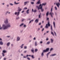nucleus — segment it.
Wrapping results in <instances>:
<instances>
[{"label": "nucleus", "mask_w": 60, "mask_h": 60, "mask_svg": "<svg viewBox=\"0 0 60 60\" xmlns=\"http://www.w3.org/2000/svg\"><path fill=\"white\" fill-rule=\"evenodd\" d=\"M47 44H50V42L49 41H48V42H47V43H46Z\"/></svg>", "instance_id": "nucleus-33"}, {"label": "nucleus", "mask_w": 60, "mask_h": 60, "mask_svg": "<svg viewBox=\"0 0 60 60\" xmlns=\"http://www.w3.org/2000/svg\"><path fill=\"white\" fill-rule=\"evenodd\" d=\"M10 43L9 42L7 44V46H9V45H10Z\"/></svg>", "instance_id": "nucleus-20"}, {"label": "nucleus", "mask_w": 60, "mask_h": 60, "mask_svg": "<svg viewBox=\"0 0 60 60\" xmlns=\"http://www.w3.org/2000/svg\"><path fill=\"white\" fill-rule=\"evenodd\" d=\"M51 30L52 31H53V28L52 27V26H51Z\"/></svg>", "instance_id": "nucleus-23"}, {"label": "nucleus", "mask_w": 60, "mask_h": 60, "mask_svg": "<svg viewBox=\"0 0 60 60\" xmlns=\"http://www.w3.org/2000/svg\"><path fill=\"white\" fill-rule=\"evenodd\" d=\"M37 42L36 41H35V46H37Z\"/></svg>", "instance_id": "nucleus-29"}, {"label": "nucleus", "mask_w": 60, "mask_h": 60, "mask_svg": "<svg viewBox=\"0 0 60 60\" xmlns=\"http://www.w3.org/2000/svg\"><path fill=\"white\" fill-rule=\"evenodd\" d=\"M34 50L32 49V50H31V52H33V53H34Z\"/></svg>", "instance_id": "nucleus-47"}, {"label": "nucleus", "mask_w": 60, "mask_h": 60, "mask_svg": "<svg viewBox=\"0 0 60 60\" xmlns=\"http://www.w3.org/2000/svg\"><path fill=\"white\" fill-rule=\"evenodd\" d=\"M44 28H43L41 30V32H43V31H44Z\"/></svg>", "instance_id": "nucleus-43"}, {"label": "nucleus", "mask_w": 60, "mask_h": 60, "mask_svg": "<svg viewBox=\"0 0 60 60\" xmlns=\"http://www.w3.org/2000/svg\"><path fill=\"white\" fill-rule=\"evenodd\" d=\"M46 3H45V4L43 3L42 4V5H44V6H45V5H46Z\"/></svg>", "instance_id": "nucleus-38"}, {"label": "nucleus", "mask_w": 60, "mask_h": 60, "mask_svg": "<svg viewBox=\"0 0 60 60\" xmlns=\"http://www.w3.org/2000/svg\"><path fill=\"white\" fill-rule=\"evenodd\" d=\"M26 48H27L26 46H25L24 47V49H26Z\"/></svg>", "instance_id": "nucleus-55"}, {"label": "nucleus", "mask_w": 60, "mask_h": 60, "mask_svg": "<svg viewBox=\"0 0 60 60\" xmlns=\"http://www.w3.org/2000/svg\"><path fill=\"white\" fill-rule=\"evenodd\" d=\"M29 10L28 9V10H27V11H26V13H27V14H28L29 13Z\"/></svg>", "instance_id": "nucleus-19"}, {"label": "nucleus", "mask_w": 60, "mask_h": 60, "mask_svg": "<svg viewBox=\"0 0 60 60\" xmlns=\"http://www.w3.org/2000/svg\"><path fill=\"white\" fill-rule=\"evenodd\" d=\"M31 56L30 55H27V56H26V57H28V56Z\"/></svg>", "instance_id": "nucleus-42"}, {"label": "nucleus", "mask_w": 60, "mask_h": 60, "mask_svg": "<svg viewBox=\"0 0 60 60\" xmlns=\"http://www.w3.org/2000/svg\"><path fill=\"white\" fill-rule=\"evenodd\" d=\"M34 21V20L33 19L31 20L30 21V22L29 23H31L32 22H33Z\"/></svg>", "instance_id": "nucleus-26"}, {"label": "nucleus", "mask_w": 60, "mask_h": 60, "mask_svg": "<svg viewBox=\"0 0 60 60\" xmlns=\"http://www.w3.org/2000/svg\"><path fill=\"white\" fill-rule=\"evenodd\" d=\"M9 4L10 5H11V6H13V4L12 3H10Z\"/></svg>", "instance_id": "nucleus-35"}, {"label": "nucleus", "mask_w": 60, "mask_h": 60, "mask_svg": "<svg viewBox=\"0 0 60 60\" xmlns=\"http://www.w3.org/2000/svg\"><path fill=\"white\" fill-rule=\"evenodd\" d=\"M39 20V19H36L35 21V22H36V23H38V21Z\"/></svg>", "instance_id": "nucleus-15"}, {"label": "nucleus", "mask_w": 60, "mask_h": 60, "mask_svg": "<svg viewBox=\"0 0 60 60\" xmlns=\"http://www.w3.org/2000/svg\"><path fill=\"white\" fill-rule=\"evenodd\" d=\"M50 11H51V12H52V11H53V8L52 7L51 8V9Z\"/></svg>", "instance_id": "nucleus-32"}, {"label": "nucleus", "mask_w": 60, "mask_h": 60, "mask_svg": "<svg viewBox=\"0 0 60 60\" xmlns=\"http://www.w3.org/2000/svg\"><path fill=\"white\" fill-rule=\"evenodd\" d=\"M0 44L2 45H3V42H2V41H0Z\"/></svg>", "instance_id": "nucleus-17"}, {"label": "nucleus", "mask_w": 60, "mask_h": 60, "mask_svg": "<svg viewBox=\"0 0 60 60\" xmlns=\"http://www.w3.org/2000/svg\"><path fill=\"white\" fill-rule=\"evenodd\" d=\"M54 34H55V36H57L56 34V32H54Z\"/></svg>", "instance_id": "nucleus-39"}, {"label": "nucleus", "mask_w": 60, "mask_h": 60, "mask_svg": "<svg viewBox=\"0 0 60 60\" xmlns=\"http://www.w3.org/2000/svg\"><path fill=\"white\" fill-rule=\"evenodd\" d=\"M51 43H52L53 42V40L52 39H51Z\"/></svg>", "instance_id": "nucleus-24"}, {"label": "nucleus", "mask_w": 60, "mask_h": 60, "mask_svg": "<svg viewBox=\"0 0 60 60\" xmlns=\"http://www.w3.org/2000/svg\"><path fill=\"white\" fill-rule=\"evenodd\" d=\"M31 4H34V3L33 2H31Z\"/></svg>", "instance_id": "nucleus-61"}, {"label": "nucleus", "mask_w": 60, "mask_h": 60, "mask_svg": "<svg viewBox=\"0 0 60 60\" xmlns=\"http://www.w3.org/2000/svg\"><path fill=\"white\" fill-rule=\"evenodd\" d=\"M27 9V8L26 7H25L24 8V10H26Z\"/></svg>", "instance_id": "nucleus-49"}, {"label": "nucleus", "mask_w": 60, "mask_h": 60, "mask_svg": "<svg viewBox=\"0 0 60 60\" xmlns=\"http://www.w3.org/2000/svg\"><path fill=\"white\" fill-rule=\"evenodd\" d=\"M41 55V56H42V57H43V56H44V52H43L42 53Z\"/></svg>", "instance_id": "nucleus-18"}, {"label": "nucleus", "mask_w": 60, "mask_h": 60, "mask_svg": "<svg viewBox=\"0 0 60 60\" xmlns=\"http://www.w3.org/2000/svg\"><path fill=\"white\" fill-rule=\"evenodd\" d=\"M20 38L19 37H18L17 38V41H19L20 40Z\"/></svg>", "instance_id": "nucleus-12"}, {"label": "nucleus", "mask_w": 60, "mask_h": 60, "mask_svg": "<svg viewBox=\"0 0 60 60\" xmlns=\"http://www.w3.org/2000/svg\"><path fill=\"white\" fill-rule=\"evenodd\" d=\"M36 11H37V10H34V12H36Z\"/></svg>", "instance_id": "nucleus-54"}, {"label": "nucleus", "mask_w": 60, "mask_h": 60, "mask_svg": "<svg viewBox=\"0 0 60 60\" xmlns=\"http://www.w3.org/2000/svg\"><path fill=\"white\" fill-rule=\"evenodd\" d=\"M49 15V12H47L46 14V16H48Z\"/></svg>", "instance_id": "nucleus-36"}, {"label": "nucleus", "mask_w": 60, "mask_h": 60, "mask_svg": "<svg viewBox=\"0 0 60 60\" xmlns=\"http://www.w3.org/2000/svg\"><path fill=\"white\" fill-rule=\"evenodd\" d=\"M43 42H42V41H41L40 42V43L41 44H42Z\"/></svg>", "instance_id": "nucleus-57"}, {"label": "nucleus", "mask_w": 60, "mask_h": 60, "mask_svg": "<svg viewBox=\"0 0 60 60\" xmlns=\"http://www.w3.org/2000/svg\"><path fill=\"white\" fill-rule=\"evenodd\" d=\"M35 52H37V51H38V50L37 49H35Z\"/></svg>", "instance_id": "nucleus-48"}, {"label": "nucleus", "mask_w": 60, "mask_h": 60, "mask_svg": "<svg viewBox=\"0 0 60 60\" xmlns=\"http://www.w3.org/2000/svg\"><path fill=\"white\" fill-rule=\"evenodd\" d=\"M47 51H46V50H43V52H46Z\"/></svg>", "instance_id": "nucleus-37"}, {"label": "nucleus", "mask_w": 60, "mask_h": 60, "mask_svg": "<svg viewBox=\"0 0 60 60\" xmlns=\"http://www.w3.org/2000/svg\"><path fill=\"white\" fill-rule=\"evenodd\" d=\"M46 41H48V40H49V38H46Z\"/></svg>", "instance_id": "nucleus-50"}, {"label": "nucleus", "mask_w": 60, "mask_h": 60, "mask_svg": "<svg viewBox=\"0 0 60 60\" xmlns=\"http://www.w3.org/2000/svg\"><path fill=\"white\" fill-rule=\"evenodd\" d=\"M10 36H7V37H8V38H9V37H10Z\"/></svg>", "instance_id": "nucleus-56"}, {"label": "nucleus", "mask_w": 60, "mask_h": 60, "mask_svg": "<svg viewBox=\"0 0 60 60\" xmlns=\"http://www.w3.org/2000/svg\"><path fill=\"white\" fill-rule=\"evenodd\" d=\"M17 16H18L19 15V12H15V15H17Z\"/></svg>", "instance_id": "nucleus-6"}, {"label": "nucleus", "mask_w": 60, "mask_h": 60, "mask_svg": "<svg viewBox=\"0 0 60 60\" xmlns=\"http://www.w3.org/2000/svg\"><path fill=\"white\" fill-rule=\"evenodd\" d=\"M43 26H42V25H41V26L40 27V28H42Z\"/></svg>", "instance_id": "nucleus-59"}, {"label": "nucleus", "mask_w": 60, "mask_h": 60, "mask_svg": "<svg viewBox=\"0 0 60 60\" xmlns=\"http://www.w3.org/2000/svg\"><path fill=\"white\" fill-rule=\"evenodd\" d=\"M51 34H52L53 35V36H54V33H53V32L51 31Z\"/></svg>", "instance_id": "nucleus-22"}, {"label": "nucleus", "mask_w": 60, "mask_h": 60, "mask_svg": "<svg viewBox=\"0 0 60 60\" xmlns=\"http://www.w3.org/2000/svg\"><path fill=\"white\" fill-rule=\"evenodd\" d=\"M21 10H22V9H18V11H20Z\"/></svg>", "instance_id": "nucleus-30"}, {"label": "nucleus", "mask_w": 60, "mask_h": 60, "mask_svg": "<svg viewBox=\"0 0 60 60\" xmlns=\"http://www.w3.org/2000/svg\"><path fill=\"white\" fill-rule=\"evenodd\" d=\"M42 6H41V7L40 8V9H41V12H43V11H44V9H42Z\"/></svg>", "instance_id": "nucleus-10"}, {"label": "nucleus", "mask_w": 60, "mask_h": 60, "mask_svg": "<svg viewBox=\"0 0 60 60\" xmlns=\"http://www.w3.org/2000/svg\"><path fill=\"white\" fill-rule=\"evenodd\" d=\"M15 4H19V3H16V1L15 2Z\"/></svg>", "instance_id": "nucleus-27"}, {"label": "nucleus", "mask_w": 60, "mask_h": 60, "mask_svg": "<svg viewBox=\"0 0 60 60\" xmlns=\"http://www.w3.org/2000/svg\"><path fill=\"white\" fill-rule=\"evenodd\" d=\"M32 12H33L34 11V9H32Z\"/></svg>", "instance_id": "nucleus-63"}, {"label": "nucleus", "mask_w": 60, "mask_h": 60, "mask_svg": "<svg viewBox=\"0 0 60 60\" xmlns=\"http://www.w3.org/2000/svg\"><path fill=\"white\" fill-rule=\"evenodd\" d=\"M40 30V28H38L37 30V31H39V30Z\"/></svg>", "instance_id": "nucleus-51"}, {"label": "nucleus", "mask_w": 60, "mask_h": 60, "mask_svg": "<svg viewBox=\"0 0 60 60\" xmlns=\"http://www.w3.org/2000/svg\"><path fill=\"white\" fill-rule=\"evenodd\" d=\"M40 6H41V4H40L39 5V7H40Z\"/></svg>", "instance_id": "nucleus-60"}, {"label": "nucleus", "mask_w": 60, "mask_h": 60, "mask_svg": "<svg viewBox=\"0 0 60 60\" xmlns=\"http://www.w3.org/2000/svg\"><path fill=\"white\" fill-rule=\"evenodd\" d=\"M7 7H9V4H7Z\"/></svg>", "instance_id": "nucleus-62"}, {"label": "nucleus", "mask_w": 60, "mask_h": 60, "mask_svg": "<svg viewBox=\"0 0 60 60\" xmlns=\"http://www.w3.org/2000/svg\"><path fill=\"white\" fill-rule=\"evenodd\" d=\"M24 20H25V19H23L22 20V21H24Z\"/></svg>", "instance_id": "nucleus-52"}, {"label": "nucleus", "mask_w": 60, "mask_h": 60, "mask_svg": "<svg viewBox=\"0 0 60 60\" xmlns=\"http://www.w3.org/2000/svg\"><path fill=\"white\" fill-rule=\"evenodd\" d=\"M24 45V44H22V45L20 46V47H21V49H22L23 48V46Z\"/></svg>", "instance_id": "nucleus-16"}, {"label": "nucleus", "mask_w": 60, "mask_h": 60, "mask_svg": "<svg viewBox=\"0 0 60 60\" xmlns=\"http://www.w3.org/2000/svg\"><path fill=\"white\" fill-rule=\"evenodd\" d=\"M27 59H28V60H30V58L28 57H27Z\"/></svg>", "instance_id": "nucleus-46"}, {"label": "nucleus", "mask_w": 60, "mask_h": 60, "mask_svg": "<svg viewBox=\"0 0 60 60\" xmlns=\"http://www.w3.org/2000/svg\"><path fill=\"white\" fill-rule=\"evenodd\" d=\"M24 25V24L22 23L20 25V26H23V25Z\"/></svg>", "instance_id": "nucleus-25"}, {"label": "nucleus", "mask_w": 60, "mask_h": 60, "mask_svg": "<svg viewBox=\"0 0 60 60\" xmlns=\"http://www.w3.org/2000/svg\"><path fill=\"white\" fill-rule=\"evenodd\" d=\"M53 49L52 48H51L50 50V51H52V50H53Z\"/></svg>", "instance_id": "nucleus-44"}, {"label": "nucleus", "mask_w": 60, "mask_h": 60, "mask_svg": "<svg viewBox=\"0 0 60 60\" xmlns=\"http://www.w3.org/2000/svg\"><path fill=\"white\" fill-rule=\"evenodd\" d=\"M41 13H40V15H39V18H41Z\"/></svg>", "instance_id": "nucleus-41"}, {"label": "nucleus", "mask_w": 60, "mask_h": 60, "mask_svg": "<svg viewBox=\"0 0 60 60\" xmlns=\"http://www.w3.org/2000/svg\"><path fill=\"white\" fill-rule=\"evenodd\" d=\"M49 48H47L45 49L46 50V52H48L49 50Z\"/></svg>", "instance_id": "nucleus-21"}, {"label": "nucleus", "mask_w": 60, "mask_h": 60, "mask_svg": "<svg viewBox=\"0 0 60 60\" xmlns=\"http://www.w3.org/2000/svg\"><path fill=\"white\" fill-rule=\"evenodd\" d=\"M31 56V57H32V58L33 59H34L35 58V57H34V56L33 55H32V56Z\"/></svg>", "instance_id": "nucleus-34"}, {"label": "nucleus", "mask_w": 60, "mask_h": 60, "mask_svg": "<svg viewBox=\"0 0 60 60\" xmlns=\"http://www.w3.org/2000/svg\"><path fill=\"white\" fill-rule=\"evenodd\" d=\"M51 52H49L48 53H47V54H46V55H47V58H48V55H49V54Z\"/></svg>", "instance_id": "nucleus-14"}, {"label": "nucleus", "mask_w": 60, "mask_h": 60, "mask_svg": "<svg viewBox=\"0 0 60 60\" xmlns=\"http://www.w3.org/2000/svg\"><path fill=\"white\" fill-rule=\"evenodd\" d=\"M16 19H19V17H18L16 18Z\"/></svg>", "instance_id": "nucleus-40"}, {"label": "nucleus", "mask_w": 60, "mask_h": 60, "mask_svg": "<svg viewBox=\"0 0 60 60\" xmlns=\"http://www.w3.org/2000/svg\"><path fill=\"white\" fill-rule=\"evenodd\" d=\"M8 19H6L4 20V22L5 24H7L8 23Z\"/></svg>", "instance_id": "nucleus-3"}, {"label": "nucleus", "mask_w": 60, "mask_h": 60, "mask_svg": "<svg viewBox=\"0 0 60 60\" xmlns=\"http://www.w3.org/2000/svg\"><path fill=\"white\" fill-rule=\"evenodd\" d=\"M3 52L2 53V56H4V53H5L6 52V51L5 50H4L3 51Z\"/></svg>", "instance_id": "nucleus-7"}, {"label": "nucleus", "mask_w": 60, "mask_h": 60, "mask_svg": "<svg viewBox=\"0 0 60 60\" xmlns=\"http://www.w3.org/2000/svg\"><path fill=\"white\" fill-rule=\"evenodd\" d=\"M48 26H50V23H49V22H48V24H46V25L45 26L46 28H49V27H48Z\"/></svg>", "instance_id": "nucleus-2"}, {"label": "nucleus", "mask_w": 60, "mask_h": 60, "mask_svg": "<svg viewBox=\"0 0 60 60\" xmlns=\"http://www.w3.org/2000/svg\"><path fill=\"white\" fill-rule=\"evenodd\" d=\"M27 52V51H25L24 52V53H26V52Z\"/></svg>", "instance_id": "nucleus-58"}, {"label": "nucleus", "mask_w": 60, "mask_h": 60, "mask_svg": "<svg viewBox=\"0 0 60 60\" xmlns=\"http://www.w3.org/2000/svg\"><path fill=\"white\" fill-rule=\"evenodd\" d=\"M56 5L58 8H59V6H60V4L59 2H58V3H56Z\"/></svg>", "instance_id": "nucleus-5"}, {"label": "nucleus", "mask_w": 60, "mask_h": 60, "mask_svg": "<svg viewBox=\"0 0 60 60\" xmlns=\"http://www.w3.org/2000/svg\"><path fill=\"white\" fill-rule=\"evenodd\" d=\"M26 56H23V58H26Z\"/></svg>", "instance_id": "nucleus-64"}, {"label": "nucleus", "mask_w": 60, "mask_h": 60, "mask_svg": "<svg viewBox=\"0 0 60 60\" xmlns=\"http://www.w3.org/2000/svg\"><path fill=\"white\" fill-rule=\"evenodd\" d=\"M4 24H3L2 27H0V30L2 29H3V30H6V29H4Z\"/></svg>", "instance_id": "nucleus-9"}, {"label": "nucleus", "mask_w": 60, "mask_h": 60, "mask_svg": "<svg viewBox=\"0 0 60 60\" xmlns=\"http://www.w3.org/2000/svg\"><path fill=\"white\" fill-rule=\"evenodd\" d=\"M29 3V1H27L25 2L24 3V5H26L27 3Z\"/></svg>", "instance_id": "nucleus-11"}, {"label": "nucleus", "mask_w": 60, "mask_h": 60, "mask_svg": "<svg viewBox=\"0 0 60 60\" xmlns=\"http://www.w3.org/2000/svg\"><path fill=\"white\" fill-rule=\"evenodd\" d=\"M4 29H7L8 28H10L11 27V25L10 23L8 24L6 26L4 24Z\"/></svg>", "instance_id": "nucleus-1"}, {"label": "nucleus", "mask_w": 60, "mask_h": 60, "mask_svg": "<svg viewBox=\"0 0 60 60\" xmlns=\"http://www.w3.org/2000/svg\"><path fill=\"white\" fill-rule=\"evenodd\" d=\"M55 8L56 10H57V8H56V7H55Z\"/></svg>", "instance_id": "nucleus-53"}, {"label": "nucleus", "mask_w": 60, "mask_h": 60, "mask_svg": "<svg viewBox=\"0 0 60 60\" xmlns=\"http://www.w3.org/2000/svg\"><path fill=\"white\" fill-rule=\"evenodd\" d=\"M49 15H51V17L52 18L53 17V16H54V13L53 12H51L49 13Z\"/></svg>", "instance_id": "nucleus-4"}, {"label": "nucleus", "mask_w": 60, "mask_h": 60, "mask_svg": "<svg viewBox=\"0 0 60 60\" xmlns=\"http://www.w3.org/2000/svg\"><path fill=\"white\" fill-rule=\"evenodd\" d=\"M26 25H24L23 26V27H24V28L26 27Z\"/></svg>", "instance_id": "nucleus-45"}, {"label": "nucleus", "mask_w": 60, "mask_h": 60, "mask_svg": "<svg viewBox=\"0 0 60 60\" xmlns=\"http://www.w3.org/2000/svg\"><path fill=\"white\" fill-rule=\"evenodd\" d=\"M40 1H39L37 3H36V4H40Z\"/></svg>", "instance_id": "nucleus-28"}, {"label": "nucleus", "mask_w": 60, "mask_h": 60, "mask_svg": "<svg viewBox=\"0 0 60 60\" xmlns=\"http://www.w3.org/2000/svg\"><path fill=\"white\" fill-rule=\"evenodd\" d=\"M36 8H38V10H39V9H40V8L38 6H36Z\"/></svg>", "instance_id": "nucleus-31"}, {"label": "nucleus", "mask_w": 60, "mask_h": 60, "mask_svg": "<svg viewBox=\"0 0 60 60\" xmlns=\"http://www.w3.org/2000/svg\"><path fill=\"white\" fill-rule=\"evenodd\" d=\"M53 24L54 28H56V22H53Z\"/></svg>", "instance_id": "nucleus-8"}, {"label": "nucleus", "mask_w": 60, "mask_h": 60, "mask_svg": "<svg viewBox=\"0 0 60 60\" xmlns=\"http://www.w3.org/2000/svg\"><path fill=\"white\" fill-rule=\"evenodd\" d=\"M56 54H52L51 55H50V56H56Z\"/></svg>", "instance_id": "nucleus-13"}]
</instances>
